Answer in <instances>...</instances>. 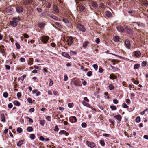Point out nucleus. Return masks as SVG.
Masks as SVG:
<instances>
[{"instance_id":"e433bc0d","label":"nucleus","mask_w":148,"mask_h":148,"mask_svg":"<svg viewBox=\"0 0 148 148\" xmlns=\"http://www.w3.org/2000/svg\"><path fill=\"white\" fill-rule=\"evenodd\" d=\"M26 75H24L23 76H21L20 77V79L22 81L24 80V79L26 77Z\"/></svg>"},{"instance_id":"0e129e2a","label":"nucleus","mask_w":148,"mask_h":148,"mask_svg":"<svg viewBox=\"0 0 148 148\" xmlns=\"http://www.w3.org/2000/svg\"><path fill=\"white\" fill-rule=\"evenodd\" d=\"M95 42L97 44H99L100 42V39L99 38H97L95 40Z\"/></svg>"},{"instance_id":"7ed1b4c3","label":"nucleus","mask_w":148,"mask_h":148,"mask_svg":"<svg viewBox=\"0 0 148 148\" xmlns=\"http://www.w3.org/2000/svg\"><path fill=\"white\" fill-rule=\"evenodd\" d=\"M77 27L79 29L83 32H85L86 31L85 27L81 24H78Z\"/></svg>"},{"instance_id":"79ce46f5","label":"nucleus","mask_w":148,"mask_h":148,"mask_svg":"<svg viewBox=\"0 0 148 148\" xmlns=\"http://www.w3.org/2000/svg\"><path fill=\"white\" fill-rule=\"evenodd\" d=\"M92 73L91 71H89L87 72V75L88 77L92 75Z\"/></svg>"},{"instance_id":"9d476101","label":"nucleus","mask_w":148,"mask_h":148,"mask_svg":"<svg viewBox=\"0 0 148 148\" xmlns=\"http://www.w3.org/2000/svg\"><path fill=\"white\" fill-rule=\"evenodd\" d=\"M62 55L63 56L67 58L68 59H70V57L69 55L66 53L63 52L62 53Z\"/></svg>"},{"instance_id":"0eeeda50","label":"nucleus","mask_w":148,"mask_h":148,"mask_svg":"<svg viewBox=\"0 0 148 148\" xmlns=\"http://www.w3.org/2000/svg\"><path fill=\"white\" fill-rule=\"evenodd\" d=\"M10 25L12 27H16L17 25V23L14 21H11L10 22Z\"/></svg>"},{"instance_id":"680f3d73","label":"nucleus","mask_w":148,"mask_h":148,"mask_svg":"<svg viewBox=\"0 0 148 148\" xmlns=\"http://www.w3.org/2000/svg\"><path fill=\"white\" fill-rule=\"evenodd\" d=\"M51 117L50 116H47L46 117V119L48 120L49 121H51Z\"/></svg>"},{"instance_id":"de8ad7c7","label":"nucleus","mask_w":148,"mask_h":148,"mask_svg":"<svg viewBox=\"0 0 148 148\" xmlns=\"http://www.w3.org/2000/svg\"><path fill=\"white\" fill-rule=\"evenodd\" d=\"M8 94L7 92H4L3 94V96L5 98H6L8 97Z\"/></svg>"},{"instance_id":"5fc2aeb1","label":"nucleus","mask_w":148,"mask_h":148,"mask_svg":"<svg viewBox=\"0 0 148 148\" xmlns=\"http://www.w3.org/2000/svg\"><path fill=\"white\" fill-rule=\"evenodd\" d=\"M118 68L116 67H114L112 69V71L114 72L118 71Z\"/></svg>"},{"instance_id":"6ab92c4d","label":"nucleus","mask_w":148,"mask_h":148,"mask_svg":"<svg viewBox=\"0 0 148 148\" xmlns=\"http://www.w3.org/2000/svg\"><path fill=\"white\" fill-rule=\"evenodd\" d=\"M45 121L44 120H40V124L42 126H44V125L45 123Z\"/></svg>"},{"instance_id":"4d7b16f0","label":"nucleus","mask_w":148,"mask_h":148,"mask_svg":"<svg viewBox=\"0 0 148 148\" xmlns=\"http://www.w3.org/2000/svg\"><path fill=\"white\" fill-rule=\"evenodd\" d=\"M51 17L53 19L57 20L58 19L57 17L55 16L54 15H52L51 16Z\"/></svg>"},{"instance_id":"37998d69","label":"nucleus","mask_w":148,"mask_h":148,"mask_svg":"<svg viewBox=\"0 0 148 148\" xmlns=\"http://www.w3.org/2000/svg\"><path fill=\"white\" fill-rule=\"evenodd\" d=\"M103 136L105 137H109L110 136V135L109 134H103Z\"/></svg>"},{"instance_id":"412c9836","label":"nucleus","mask_w":148,"mask_h":148,"mask_svg":"<svg viewBox=\"0 0 148 148\" xmlns=\"http://www.w3.org/2000/svg\"><path fill=\"white\" fill-rule=\"evenodd\" d=\"M82 103L84 106H86L87 107H88L89 108H90L91 107L90 106L89 103H86V102H83Z\"/></svg>"},{"instance_id":"4be33fe9","label":"nucleus","mask_w":148,"mask_h":148,"mask_svg":"<svg viewBox=\"0 0 148 148\" xmlns=\"http://www.w3.org/2000/svg\"><path fill=\"white\" fill-rule=\"evenodd\" d=\"M23 143V142L22 140L19 141L17 143V145L19 147H21V145Z\"/></svg>"},{"instance_id":"c756f323","label":"nucleus","mask_w":148,"mask_h":148,"mask_svg":"<svg viewBox=\"0 0 148 148\" xmlns=\"http://www.w3.org/2000/svg\"><path fill=\"white\" fill-rule=\"evenodd\" d=\"M35 135L34 134H30V138L31 139L33 140L35 138Z\"/></svg>"},{"instance_id":"a878e982","label":"nucleus","mask_w":148,"mask_h":148,"mask_svg":"<svg viewBox=\"0 0 148 148\" xmlns=\"http://www.w3.org/2000/svg\"><path fill=\"white\" fill-rule=\"evenodd\" d=\"M56 25L58 26L59 28H62V26L58 22H56L55 23Z\"/></svg>"},{"instance_id":"09e8293b","label":"nucleus","mask_w":148,"mask_h":148,"mask_svg":"<svg viewBox=\"0 0 148 148\" xmlns=\"http://www.w3.org/2000/svg\"><path fill=\"white\" fill-rule=\"evenodd\" d=\"M126 102L128 104H129L131 102L130 99H127L126 100Z\"/></svg>"},{"instance_id":"a211bd4d","label":"nucleus","mask_w":148,"mask_h":148,"mask_svg":"<svg viewBox=\"0 0 148 148\" xmlns=\"http://www.w3.org/2000/svg\"><path fill=\"white\" fill-rule=\"evenodd\" d=\"M60 132L62 134H63L66 136H68L69 135V133L65 130H62L60 131Z\"/></svg>"},{"instance_id":"603ef678","label":"nucleus","mask_w":148,"mask_h":148,"mask_svg":"<svg viewBox=\"0 0 148 148\" xmlns=\"http://www.w3.org/2000/svg\"><path fill=\"white\" fill-rule=\"evenodd\" d=\"M53 84V82L51 79L50 80V83H49V86H52Z\"/></svg>"},{"instance_id":"9b49d317","label":"nucleus","mask_w":148,"mask_h":148,"mask_svg":"<svg viewBox=\"0 0 148 148\" xmlns=\"http://www.w3.org/2000/svg\"><path fill=\"white\" fill-rule=\"evenodd\" d=\"M0 117L1 119V121L3 122H5V120L3 114H1L0 115Z\"/></svg>"},{"instance_id":"4468645a","label":"nucleus","mask_w":148,"mask_h":148,"mask_svg":"<svg viewBox=\"0 0 148 148\" xmlns=\"http://www.w3.org/2000/svg\"><path fill=\"white\" fill-rule=\"evenodd\" d=\"M134 52L135 56L137 57H139L141 55V53L139 51H135Z\"/></svg>"},{"instance_id":"1a4fd4ad","label":"nucleus","mask_w":148,"mask_h":148,"mask_svg":"<svg viewBox=\"0 0 148 148\" xmlns=\"http://www.w3.org/2000/svg\"><path fill=\"white\" fill-rule=\"evenodd\" d=\"M105 15L106 16L108 17H112V14L109 11H107L105 12Z\"/></svg>"},{"instance_id":"8fccbe9b","label":"nucleus","mask_w":148,"mask_h":148,"mask_svg":"<svg viewBox=\"0 0 148 148\" xmlns=\"http://www.w3.org/2000/svg\"><path fill=\"white\" fill-rule=\"evenodd\" d=\"M20 61L22 62H25V59L23 58H20Z\"/></svg>"},{"instance_id":"6e6d98bb","label":"nucleus","mask_w":148,"mask_h":148,"mask_svg":"<svg viewBox=\"0 0 148 148\" xmlns=\"http://www.w3.org/2000/svg\"><path fill=\"white\" fill-rule=\"evenodd\" d=\"M113 102L115 104H117L118 103V101L117 99H115L113 100Z\"/></svg>"},{"instance_id":"338daca9","label":"nucleus","mask_w":148,"mask_h":148,"mask_svg":"<svg viewBox=\"0 0 148 148\" xmlns=\"http://www.w3.org/2000/svg\"><path fill=\"white\" fill-rule=\"evenodd\" d=\"M59 130V128H58L57 126H56L55 127V128H54V131L57 132V131H58Z\"/></svg>"},{"instance_id":"aec40b11","label":"nucleus","mask_w":148,"mask_h":148,"mask_svg":"<svg viewBox=\"0 0 148 148\" xmlns=\"http://www.w3.org/2000/svg\"><path fill=\"white\" fill-rule=\"evenodd\" d=\"M115 42H118L119 40V36H115L113 38Z\"/></svg>"},{"instance_id":"b1692460","label":"nucleus","mask_w":148,"mask_h":148,"mask_svg":"<svg viewBox=\"0 0 148 148\" xmlns=\"http://www.w3.org/2000/svg\"><path fill=\"white\" fill-rule=\"evenodd\" d=\"M27 130L28 132H30L33 131V129L32 127L29 126L27 127Z\"/></svg>"},{"instance_id":"c85d7f7f","label":"nucleus","mask_w":148,"mask_h":148,"mask_svg":"<svg viewBox=\"0 0 148 148\" xmlns=\"http://www.w3.org/2000/svg\"><path fill=\"white\" fill-rule=\"evenodd\" d=\"M109 89L110 90H112L114 88V86H113V85L112 84H110L109 86Z\"/></svg>"},{"instance_id":"774afa93","label":"nucleus","mask_w":148,"mask_h":148,"mask_svg":"<svg viewBox=\"0 0 148 148\" xmlns=\"http://www.w3.org/2000/svg\"><path fill=\"white\" fill-rule=\"evenodd\" d=\"M68 79V77L66 75H65L64 76V80L66 81Z\"/></svg>"},{"instance_id":"2f4dec72","label":"nucleus","mask_w":148,"mask_h":148,"mask_svg":"<svg viewBox=\"0 0 148 148\" xmlns=\"http://www.w3.org/2000/svg\"><path fill=\"white\" fill-rule=\"evenodd\" d=\"M95 70L97 71L98 69V66L97 64H94L92 66Z\"/></svg>"},{"instance_id":"58836bf2","label":"nucleus","mask_w":148,"mask_h":148,"mask_svg":"<svg viewBox=\"0 0 148 148\" xmlns=\"http://www.w3.org/2000/svg\"><path fill=\"white\" fill-rule=\"evenodd\" d=\"M62 21L65 23L68 24L69 23V21H68V20L64 18L63 19Z\"/></svg>"},{"instance_id":"20e7f679","label":"nucleus","mask_w":148,"mask_h":148,"mask_svg":"<svg viewBox=\"0 0 148 148\" xmlns=\"http://www.w3.org/2000/svg\"><path fill=\"white\" fill-rule=\"evenodd\" d=\"M16 11L18 13L22 12L23 11V8L21 6L17 7L16 8Z\"/></svg>"},{"instance_id":"6e6552de","label":"nucleus","mask_w":148,"mask_h":148,"mask_svg":"<svg viewBox=\"0 0 148 148\" xmlns=\"http://www.w3.org/2000/svg\"><path fill=\"white\" fill-rule=\"evenodd\" d=\"M117 29L118 31L120 32H122L124 31V29L121 26H118L117 27Z\"/></svg>"},{"instance_id":"49530a36","label":"nucleus","mask_w":148,"mask_h":148,"mask_svg":"<svg viewBox=\"0 0 148 148\" xmlns=\"http://www.w3.org/2000/svg\"><path fill=\"white\" fill-rule=\"evenodd\" d=\"M148 1H143V4L145 5V6H147L148 5Z\"/></svg>"},{"instance_id":"f3484780","label":"nucleus","mask_w":148,"mask_h":148,"mask_svg":"<svg viewBox=\"0 0 148 148\" xmlns=\"http://www.w3.org/2000/svg\"><path fill=\"white\" fill-rule=\"evenodd\" d=\"M92 6L95 8H97L98 7V5L96 2L92 1Z\"/></svg>"},{"instance_id":"bb28decb","label":"nucleus","mask_w":148,"mask_h":148,"mask_svg":"<svg viewBox=\"0 0 148 148\" xmlns=\"http://www.w3.org/2000/svg\"><path fill=\"white\" fill-rule=\"evenodd\" d=\"M13 21H14L15 22H18L20 20L17 17H14L13 18Z\"/></svg>"},{"instance_id":"7c9ffc66","label":"nucleus","mask_w":148,"mask_h":148,"mask_svg":"<svg viewBox=\"0 0 148 148\" xmlns=\"http://www.w3.org/2000/svg\"><path fill=\"white\" fill-rule=\"evenodd\" d=\"M136 122L137 123L140 122V117H137L136 119Z\"/></svg>"},{"instance_id":"dca6fc26","label":"nucleus","mask_w":148,"mask_h":148,"mask_svg":"<svg viewBox=\"0 0 148 148\" xmlns=\"http://www.w3.org/2000/svg\"><path fill=\"white\" fill-rule=\"evenodd\" d=\"M114 117L115 119L119 121H121V116L120 115H115Z\"/></svg>"},{"instance_id":"a19ab883","label":"nucleus","mask_w":148,"mask_h":148,"mask_svg":"<svg viewBox=\"0 0 148 148\" xmlns=\"http://www.w3.org/2000/svg\"><path fill=\"white\" fill-rule=\"evenodd\" d=\"M27 101L28 102L30 103H33L32 100V99L30 98H27Z\"/></svg>"},{"instance_id":"f704fd0d","label":"nucleus","mask_w":148,"mask_h":148,"mask_svg":"<svg viewBox=\"0 0 148 148\" xmlns=\"http://www.w3.org/2000/svg\"><path fill=\"white\" fill-rule=\"evenodd\" d=\"M110 108L113 110H115L117 108L115 106L112 105L110 106Z\"/></svg>"},{"instance_id":"f03ea898","label":"nucleus","mask_w":148,"mask_h":148,"mask_svg":"<svg viewBox=\"0 0 148 148\" xmlns=\"http://www.w3.org/2000/svg\"><path fill=\"white\" fill-rule=\"evenodd\" d=\"M86 144L87 146L91 148L94 147L95 146V144L93 142H90L89 141H87Z\"/></svg>"},{"instance_id":"864d4df0","label":"nucleus","mask_w":148,"mask_h":148,"mask_svg":"<svg viewBox=\"0 0 148 148\" xmlns=\"http://www.w3.org/2000/svg\"><path fill=\"white\" fill-rule=\"evenodd\" d=\"M81 126L82 127L85 128L86 127V124L85 123H83L82 124Z\"/></svg>"},{"instance_id":"2eb2a0df","label":"nucleus","mask_w":148,"mask_h":148,"mask_svg":"<svg viewBox=\"0 0 148 148\" xmlns=\"http://www.w3.org/2000/svg\"><path fill=\"white\" fill-rule=\"evenodd\" d=\"M38 25L40 28H43L44 27L45 24L43 23H40L38 24Z\"/></svg>"},{"instance_id":"c9c22d12","label":"nucleus","mask_w":148,"mask_h":148,"mask_svg":"<svg viewBox=\"0 0 148 148\" xmlns=\"http://www.w3.org/2000/svg\"><path fill=\"white\" fill-rule=\"evenodd\" d=\"M88 44V42L86 41H85L83 43V47L85 48L87 46Z\"/></svg>"},{"instance_id":"c03bdc74","label":"nucleus","mask_w":148,"mask_h":148,"mask_svg":"<svg viewBox=\"0 0 148 148\" xmlns=\"http://www.w3.org/2000/svg\"><path fill=\"white\" fill-rule=\"evenodd\" d=\"M21 95V92H18L17 94V96L18 98H20Z\"/></svg>"},{"instance_id":"ddd939ff","label":"nucleus","mask_w":148,"mask_h":148,"mask_svg":"<svg viewBox=\"0 0 148 148\" xmlns=\"http://www.w3.org/2000/svg\"><path fill=\"white\" fill-rule=\"evenodd\" d=\"M125 29L127 30V33H128L129 34H131L133 32V31L130 28H129L127 27H126L125 28Z\"/></svg>"},{"instance_id":"423d86ee","label":"nucleus","mask_w":148,"mask_h":148,"mask_svg":"<svg viewBox=\"0 0 148 148\" xmlns=\"http://www.w3.org/2000/svg\"><path fill=\"white\" fill-rule=\"evenodd\" d=\"M68 44L71 45L73 43V38L72 37L70 36L69 37L68 39L67 40Z\"/></svg>"},{"instance_id":"a18cd8bd","label":"nucleus","mask_w":148,"mask_h":148,"mask_svg":"<svg viewBox=\"0 0 148 148\" xmlns=\"http://www.w3.org/2000/svg\"><path fill=\"white\" fill-rule=\"evenodd\" d=\"M68 106L69 108H71L73 106V103H69L68 104Z\"/></svg>"},{"instance_id":"4c0bfd02","label":"nucleus","mask_w":148,"mask_h":148,"mask_svg":"<svg viewBox=\"0 0 148 148\" xmlns=\"http://www.w3.org/2000/svg\"><path fill=\"white\" fill-rule=\"evenodd\" d=\"M84 9L85 7L83 6H81L79 8L80 11H82Z\"/></svg>"},{"instance_id":"5701e85b","label":"nucleus","mask_w":148,"mask_h":148,"mask_svg":"<svg viewBox=\"0 0 148 148\" xmlns=\"http://www.w3.org/2000/svg\"><path fill=\"white\" fill-rule=\"evenodd\" d=\"M14 104L16 106H19L20 105V103L19 101H17L16 100L14 101Z\"/></svg>"},{"instance_id":"393cba45","label":"nucleus","mask_w":148,"mask_h":148,"mask_svg":"<svg viewBox=\"0 0 148 148\" xmlns=\"http://www.w3.org/2000/svg\"><path fill=\"white\" fill-rule=\"evenodd\" d=\"M133 26L134 27V28H136V27H139V24L136 22H134L133 23Z\"/></svg>"},{"instance_id":"052dcab7","label":"nucleus","mask_w":148,"mask_h":148,"mask_svg":"<svg viewBox=\"0 0 148 148\" xmlns=\"http://www.w3.org/2000/svg\"><path fill=\"white\" fill-rule=\"evenodd\" d=\"M110 78L111 79H113L114 78V76L113 75L110 74Z\"/></svg>"},{"instance_id":"69168bd1","label":"nucleus","mask_w":148,"mask_h":148,"mask_svg":"<svg viewBox=\"0 0 148 148\" xmlns=\"http://www.w3.org/2000/svg\"><path fill=\"white\" fill-rule=\"evenodd\" d=\"M39 139L42 141H44L45 140V139L42 136H41L40 137Z\"/></svg>"},{"instance_id":"473e14b6","label":"nucleus","mask_w":148,"mask_h":148,"mask_svg":"<svg viewBox=\"0 0 148 148\" xmlns=\"http://www.w3.org/2000/svg\"><path fill=\"white\" fill-rule=\"evenodd\" d=\"M101 145L103 146L105 145V143L104 140H101L100 142Z\"/></svg>"},{"instance_id":"3c124183","label":"nucleus","mask_w":148,"mask_h":148,"mask_svg":"<svg viewBox=\"0 0 148 148\" xmlns=\"http://www.w3.org/2000/svg\"><path fill=\"white\" fill-rule=\"evenodd\" d=\"M104 95L106 96L105 98H107L108 99H109V97L108 95V93L107 92H106L104 93Z\"/></svg>"},{"instance_id":"e2e57ef3","label":"nucleus","mask_w":148,"mask_h":148,"mask_svg":"<svg viewBox=\"0 0 148 148\" xmlns=\"http://www.w3.org/2000/svg\"><path fill=\"white\" fill-rule=\"evenodd\" d=\"M34 109L33 108H32L29 109V112L31 113L34 112Z\"/></svg>"},{"instance_id":"bf43d9fd","label":"nucleus","mask_w":148,"mask_h":148,"mask_svg":"<svg viewBox=\"0 0 148 148\" xmlns=\"http://www.w3.org/2000/svg\"><path fill=\"white\" fill-rule=\"evenodd\" d=\"M5 67L7 70H9L10 69V67L9 65H5Z\"/></svg>"},{"instance_id":"cd10ccee","label":"nucleus","mask_w":148,"mask_h":148,"mask_svg":"<svg viewBox=\"0 0 148 148\" xmlns=\"http://www.w3.org/2000/svg\"><path fill=\"white\" fill-rule=\"evenodd\" d=\"M140 66V65L137 64H135L134 66V69H137Z\"/></svg>"},{"instance_id":"13d9d810","label":"nucleus","mask_w":148,"mask_h":148,"mask_svg":"<svg viewBox=\"0 0 148 148\" xmlns=\"http://www.w3.org/2000/svg\"><path fill=\"white\" fill-rule=\"evenodd\" d=\"M141 65L142 66H146V62L145 61L143 62H142Z\"/></svg>"},{"instance_id":"ea45409f","label":"nucleus","mask_w":148,"mask_h":148,"mask_svg":"<svg viewBox=\"0 0 148 148\" xmlns=\"http://www.w3.org/2000/svg\"><path fill=\"white\" fill-rule=\"evenodd\" d=\"M15 45L17 49H18L20 48V45L18 43H15Z\"/></svg>"},{"instance_id":"72a5a7b5","label":"nucleus","mask_w":148,"mask_h":148,"mask_svg":"<svg viewBox=\"0 0 148 148\" xmlns=\"http://www.w3.org/2000/svg\"><path fill=\"white\" fill-rule=\"evenodd\" d=\"M17 132L19 133H21L22 132V129L20 127H18L17 129Z\"/></svg>"},{"instance_id":"f257e3e1","label":"nucleus","mask_w":148,"mask_h":148,"mask_svg":"<svg viewBox=\"0 0 148 148\" xmlns=\"http://www.w3.org/2000/svg\"><path fill=\"white\" fill-rule=\"evenodd\" d=\"M49 39V37L47 36H42L40 38V39L41 41L44 44H46L48 40Z\"/></svg>"},{"instance_id":"f8f14e48","label":"nucleus","mask_w":148,"mask_h":148,"mask_svg":"<svg viewBox=\"0 0 148 148\" xmlns=\"http://www.w3.org/2000/svg\"><path fill=\"white\" fill-rule=\"evenodd\" d=\"M53 8L54 11H55L56 13L58 14L59 13V9L56 5H54L53 7Z\"/></svg>"},{"instance_id":"39448f33","label":"nucleus","mask_w":148,"mask_h":148,"mask_svg":"<svg viewBox=\"0 0 148 148\" xmlns=\"http://www.w3.org/2000/svg\"><path fill=\"white\" fill-rule=\"evenodd\" d=\"M125 44L128 49H130L131 47L130 42L127 39L125 40Z\"/></svg>"}]
</instances>
